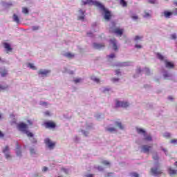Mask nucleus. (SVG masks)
<instances>
[{
	"mask_svg": "<svg viewBox=\"0 0 177 177\" xmlns=\"http://www.w3.org/2000/svg\"><path fill=\"white\" fill-rule=\"evenodd\" d=\"M12 19H13V21L17 23V24H20V19H19V16H17V15L14 14Z\"/></svg>",
	"mask_w": 177,
	"mask_h": 177,
	"instance_id": "obj_24",
	"label": "nucleus"
},
{
	"mask_svg": "<svg viewBox=\"0 0 177 177\" xmlns=\"http://www.w3.org/2000/svg\"><path fill=\"white\" fill-rule=\"evenodd\" d=\"M65 57H68V59H73L74 57V55L70 53H66L64 54Z\"/></svg>",
	"mask_w": 177,
	"mask_h": 177,
	"instance_id": "obj_33",
	"label": "nucleus"
},
{
	"mask_svg": "<svg viewBox=\"0 0 177 177\" xmlns=\"http://www.w3.org/2000/svg\"><path fill=\"white\" fill-rule=\"evenodd\" d=\"M174 15H177V9H175V10L174 11Z\"/></svg>",
	"mask_w": 177,
	"mask_h": 177,
	"instance_id": "obj_63",
	"label": "nucleus"
},
{
	"mask_svg": "<svg viewBox=\"0 0 177 177\" xmlns=\"http://www.w3.org/2000/svg\"><path fill=\"white\" fill-rule=\"evenodd\" d=\"M0 138H3V133L1 131H0Z\"/></svg>",
	"mask_w": 177,
	"mask_h": 177,
	"instance_id": "obj_61",
	"label": "nucleus"
},
{
	"mask_svg": "<svg viewBox=\"0 0 177 177\" xmlns=\"http://www.w3.org/2000/svg\"><path fill=\"white\" fill-rule=\"evenodd\" d=\"M82 133L84 136H88V135H89V132H88V131H85L84 130H82Z\"/></svg>",
	"mask_w": 177,
	"mask_h": 177,
	"instance_id": "obj_49",
	"label": "nucleus"
},
{
	"mask_svg": "<svg viewBox=\"0 0 177 177\" xmlns=\"http://www.w3.org/2000/svg\"><path fill=\"white\" fill-rule=\"evenodd\" d=\"M91 80L94 82H96V84H100V79L96 77V76H91Z\"/></svg>",
	"mask_w": 177,
	"mask_h": 177,
	"instance_id": "obj_29",
	"label": "nucleus"
},
{
	"mask_svg": "<svg viewBox=\"0 0 177 177\" xmlns=\"http://www.w3.org/2000/svg\"><path fill=\"white\" fill-rule=\"evenodd\" d=\"M115 127H118L119 129H121L122 131L124 129L125 127H124L123 124L120 120H116L114 122Z\"/></svg>",
	"mask_w": 177,
	"mask_h": 177,
	"instance_id": "obj_16",
	"label": "nucleus"
},
{
	"mask_svg": "<svg viewBox=\"0 0 177 177\" xmlns=\"http://www.w3.org/2000/svg\"><path fill=\"white\" fill-rule=\"evenodd\" d=\"M49 104L48 102H40V106H43L44 107H47V106Z\"/></svg>",
	"mask_w": 177,
	"mask_h": 177,
	"instance_id": "obj_40",
	"label": "nucleus"
},
{
	"mask_svg": "<svg viewBox=\"0 0 177 177\" xmlns=\"http://www.w3.org/2000/svg\"><path fill=\"white\" fill-rule=\"evenodd\" d=\"M149 3H157V0H149Z\"/></svg>",
	"mask_w": 177,
	"mask_h": 177,
	"instance_id": "obj_52",
	"label": "nucleus"
},
{
	"mask_svg": "<svg viewBox=\"0 0 177 177\" xmlns=\"http://www.w3.org/2000/svg\"><path fill=\"white\" fill-rule=\"evenodd\" d=\"M171 39H176V38H177L176 34L171 35Z\"/></svg>",
	"mask_w": 177,
	"mask_h": 177,
	"instance_id": "obj_51",
	"label": "nucleus"
},
{
	"mask_svg": "<svg viewBox=\"0 0 177 177\" xmlns=\"http://www.w3.org/2000/svg\"><path fill=\"white\" fill-rule=\"evenodd\" d=\"M3 46L7 52H12V47L10 46V44L8 43H4Z\"/></svg>",
	"mask_w": 177,
	"mask_h": 177,
	"instance_id": "obj_23",
	"label": "nucleus"
},
{
	"mask_svg": "<svg viewBox=\"0 0 177 177\" xmlns=\"http://www.w3.org/2000/svg\"><path fill=\"white\" fill-rule=\"evenodd\" d=\"M27 66L32 70H37V68L35 67V66H34V64L29 63L28 64Z\"/></svg>",
	"mask_w": 177,
	"mask_h": 177,
	"instance_id": "obj_34",
	"label": "nucleus"
},
{
	"mask_svg": "<svg viewBox=\"0 0 177 177\" xmlns=\"http://www.w3.org/2000/svg\"><path fill=\"white\" fill-rule=\"evenodd\" d=\"M95 2L98 1H93L92 0H82V5H94L95 6H96Z\"/></svg>",
	"mask_w": 177,
	"mask_h": 177,
	"instance_id": "obj_14",
	"label": "nucleus"
},
{
	"mask_svg": "<svg viewBox=\"0 0 177 177\" xmlns=\"http://www.w3.org/2000/svg\"><path fill=\"white\" fill-rule=\"evenodd\" d=\"M115 74L116 75H120L121 74V72L120 71V70H117L115 71Z\"/></svg>",
	"mask_w": 177,
	"mask_h": 177,
	"instance_id": "obj_58",
	"label": "nucleus"
},
{
	"mask_svg": "<svg viewBox=\"0 0 177 177\" xmlns=\"http://www.w3.org/2000/svg\"><path fill=\"white\" fill-rule=\"evenodd\" d=\"M17 128L19 131L24 132V133H26L29 138H32L34 136V134H32V133L27 131V129H28V127L26 124L20 123L17 125Z\"/></svg>",
	"mask_w": 177,
	"mask_h": 177,
	"instance_id": "obj_3",
	"label": "nucleus"
},
{
	"mask_svg": "<svg viewBox=\"0 0 177 177\" xmlns=\"http://www.w3.org/2000/svg\"><path fill=\"white\" fill-rule=\"evenodd\" d=\"M112 27L110 28L109 31L113 32L115 35L121 37L124 34V29L120 28H115V24L113 22L111 24Z\"/></svg>",
	"mask_w": 177,
	"mask_h": 177,
	"instance_id": "obj_4",
	"label": "nucleus"
},
{
	"mask_svg": "<svg viewBox=\"0 0 177 177\" xmlns=\"http://www.w3.org/2000/svg\"><path fill=\"white\" fill-rule=\"evenodd\" d=\"M93 47L94 48V49H102L104 48V44H99V43H93Z\"/></svg>",
	"mask_w": 177,
	"mask_h": 177,
	"instance_id": "obj_18",
	"label": "nucleus"
},
{
	"mask_svg": "<svg viewBox=\"0 0 177 177\" xmlns=\"http://www.w3.org/2000/svg\"><path fill=\"white\" fill-rule=\"evenodd\" d=\"M115 106L116 107L127 108L129 107V102L127 101H116Z\"/></svg>",
	"mask_w": 177,
	"mask_h": 177,
	"instance_id": "obj_9",
	"label": "nucleus"
},
{
	"mask_svg": "<svg viewBox=\"0 0 177 177\" xmlns=\"http://www.w3.org/2000/svg\"><path fill=\"white\" fill-rule=\"evenodd\" d=\"M135 48H136L137 49H142V48H143V46H142V45H140V44H136Z\"/></svg>",
	"mask_w": 177,
	"mask_h": 177,
	"instance_id": "obj_50",
	"label": "nucleus"
},
{
	"mask_svg": "<svg viewBox=\"0 0 177 177\" xmlns=\"http://www.w3.org/2000/svg\"><path fill=\"white\" fill-rule=\"evenodd\" d=\"M136 73H137L138 74L142 73V69H141L140 68H138L137 70H136Z\"/></svg>",
	"mask_w": 177,
	"mask_h": 177,
	"instance_id": "obj_56",
	"label": "nucleus"
},
{
	"mask_svg": "<svg viewBox=\"0 0 177 177\" xmlns=\"http://www.w3.org/2000/svg\"><path fill=\"white\" fill-rule=\"evenodd\" d=\"M85 19V10H79L77 19L83 21Z\"/></svg>",
	"mask_w": 177,
	"mask_h": 177,
	"instance_id": "obj_11",
	"label": "nucleus"
},
{
	"mask_svg": "<svg viewBox=\"0 0 177 177\" xmlns=\"http://www.w3.org/2000/svg\"><path fill=\"white\" fill-rule=\"evenodd\" d=\"M0 74L1 77H6L8 75V71L6 69H1Z\"/></svg>",
	"mask_w": 177,
	"mask_h": 177,
	"instance_id": "obj_28",
	"label": "nucleus"
},
{
	"mask_svg": "<svg viewBox=\"0 0 177 177\" xmlns=\"http://www.w3.org/2000/svg\"><path fill=\"white\" fill-rule=\"evenodd\" d=\"M163 77L165 80H169L170 78H172V75L168 72H164Z\"/></svg>",
	"mask_w": 177,
	"mask_h": 177,
	"instance_id": "obj_22",
	"label": "nucleus"
},
{
	"mask_svg": "<svg viewBox=\"0 0 177 177\" xmlns=\"http://www.w3.org/2000/svg\"><path fill=\"white\" fill-rule=\"evenodd\" d=\"M130 176L131 177H139V174H138V173L133 172V173L130 174Z\"/></svg>",
	"mask_w": 177,
	"mask_h": 177,
	"instance_id": "obj_41",
	"label": "nucleus"
},
{
	"mask_svg": "<svg viewBox=\"0 0 177 177\" xmlns=\"http://www.w3.org/2000/svg\"><path fill=\"white\" fill-rule=\"evenodd\" d=\"M132 64V62H122L119 64V66L120 67H127L128 66H131Z\"/></svg>",
	"mask_w": 177,
	"mask_h": 177,
	"instance_id": "obj_25",
	"label": "nucleus"
},
{
	"mask_svg": "<svg viewBox=\"0 0 177 177\" xmlns=\"http://www.w3.org/2000/svg\"><path fill=\"white\" fill-rule=\"evenodd\" d=\"M94 3L97 8L101 9V10L104 12V17L105 20H110V17H111V13H110V11L107 10V9L104 8V6L99 2H95Z\"/></svg>",
	"mask_w": 177,
	"mask_h": 177,
	"instance_id": "obj_2",
	"label": "nucleus"
},
{
	"mask_svg": "<svg viewBox=\"0 0 177 177\" xmlns=\"http://www.w3.org/2000/svg\"><path fill=\"white\" fill-rule=\"evenodd\" d=\"M102 164H103V165H106L108 167H110V162L107 160H102Z\"/></svg>",
	"mask_w": 177,
	"mask_h": 177,
	"instance_id": "obj_37",
	"label": "nucleus"
},
{
	"mask_svg": "<svg viewBox=\"0 0 177 177\" xmlns=\"http://www.w3.org/2000/svg\"><path fill=\"white\" fill-rule=\"evenodd\" d=\"M82 81H83V80L81 77H75L73 80L74 84H81V82H82Z\"/></svg>",
	"mask_w": 177,
	"mask_h": 177,
	"instance_id": "obj_26",
	"label": "nucleus"
},
{
	"mask_svg": "<svg viewBox=\"0 0 177 177\" xmlns=\"http://www.w3.org/2000/svg\"><path fill=\"white\" fill-rule=\"evenodd\" d=\"M22 12H24V15H28V9L27 8H23Z\"/></svg>",
	"mask_w": 177,
	"mask_h": 177,
	"instance_id": "obj_38",
	"label": "nucleus"
},
{
	"mask_svg": "<svg viewBox=\"0 0 177 177\" xmlns=\"http://www.w3.org/2000/svg\"><path fill=\"white\" fill-rule=\"evenodd\" d=\"M151 147H152L151 146H149V145H142L141 148V151H142V153H149V151L151 150Z\"/></svg>",
	"mask_w": 177,
	"mask_h": 177,
	"instance_id": "obj_12",
	"label": "nucleus"
},
{
	"mask_svg": "<svg viewBox=\"0 0 177 177\" xmlns=\"http://www.w3.org/2000/svg\"><path fill=\"white\" fill-rule=\"evenodd\" d=\"M108 57L109 59H114V57H115V54L114 53L110 54L109 55H108Z\"/></svg>",
	"mask_w": 177,
	"mask_h": 177,
	"instance_id": "obj_47",
	"label": "nucleus"
},
{
	"mask_svg": "<svg viewBox=\"0 0 177 177\" xmlns=\"http://www.w3.org/2000/svg\"><path fill=\"white\" fill-rule=\"evenodd\" d=\"M112 82H118V81H120V78H115L113 77L111 79Z\"/></svg>",
	"mask_w": 177,
	"mask_h": 177,
	"instance_id": "obj_46",
	"label": "nucleus"
},
{
	"mask_svg": "<svg viewBox=\"0 0 177 177\" xmlns=\"http://www.w3.org/2000/svg\"><path fill=\"white\" fill-rule=\"evenodd\" d=\"M142 17L145 19H150L151 17V11L145 10Z\"/></svg>",
	"mask_w": 177,
	"mask_h": 177,
	"instance_id": "obj_19",
	"label": "nucleus"
},
{
	"mask_svg": "<svg viewBox=\"0 0 177 177\" xmlns=\"http://www.w3.org/2000/svg\"><path fill=\"white\" fill-rule=\"evenodd\" d=\"M143 140H145V142H151L153 140V137H151V135L147 134V133L143 136Z\"/></svg>",
	"mask_w": 177,
	"mask_h": 177,
	"instance_id": "obj_17",
	"label": "nucleus"
},
{
	"mask_svg": "<svg viewBox=\"0 0 177 177\" xmlns=\"http://www.w3.org/2000/svg\"><path fill=\"white\" fill-rule=\"evenodd\" d=\"M30 153L32 157H37L38 156V151L35 148H30Z\"/></svg>",
	"mask_w": 177,
	"mask_h": 177,
	"instance_id": "obj_20",
	"label": "nucleus"
},
{
	"mask_svg": "<svg viewBox=\"0 0 177 177\" xmlns=\"http://www.w3.org/2000/svg\"><path fill=\"white\" fill-rule=\"evenodd\" d=\"M45 115H50V113L49 112V111H46V112H44Z\"/></svg>",
	"mask_w": 177,
	"mask_h": 177,
	"instance_id": "obj_59",
	"label": "nucleus"
},
{
	"mask_svg": "<svg viewBox=\"0 0 177 177\" xmlns=\"http://www.w3.org/2000/svg\"><path fill=\"white\" fill-rule=\"evenodd\" d=\"M63 172H65V174H67L68 172V170L66 169H62Z\"/></svg>",
	"mask_w": 177,
	"mask_h": 177,
	"instance_id": "obj_60",
	"label": "nucleus"
},
{
	"mask_svg": "<svg viewBox=\"0 0 177 177\" xmlns=\"http://www.w3.org/2000/svg\"><path fill=\"white\" fill-rule=\"evenodd\" d=\"M120 5H122V6L125 7L127 6V3L125 1V0H120Z\"/></svg>",
	"mask_w": 177,
	"mask_h": 177,
	"instance_id": "obj_39",
	"label": "nucleus"
},
{
	"mask_svg": "<svg viewBox=\"0 0 177 177\" xmlns=\"http://www.w3.org/2000/svg\"><path fill=\"white\" fill-rule=\"evenodd\" d=\"M2 152L3 153L5 156V158L6 160H12V154H10V148H9V146H6L3 149Z\"/></svg>",
	"mask_w": 177,
	"mask_h": 177,
	"instance_id": "obj_5",
	"label": "nucleus"
},
{
	"mask_svg": "<svg viewBox=\"0 0 177 177\" xmlns=\"http://www.w3.org/2000/svg\"><path fill=\"white\" fill-rule=\"evenodd\" d=\"M169 175H176V170L170 167L169 168Z\"/></svg>",
	"mask_w": 177,
	"mask_h": 177,
	"instance_id": "obj_32",
	"label": "nucleus"
},
{
	"mask_svg": "<svg viewBox=\"0 0 177 177\" xmlns=\"http://www.w3.org/2000/svg\"><path fill=\"white\" fill-rule=\"evenodd\" d=\"M84 177H93V174H86Z\"/></svg>",
	"mask_w": 177,
	"mask_h": 177,
	"instance_id": "obj_53",
	"label": "nucleus"
},
{
	"mask_svg": "<svg viewBox=\"0 0 177 177\" xmlns=\"http://www.w3.org/2000/svg\"><path fill=\"white\" fill-rule=\"evenodd\" d=\"M32 31H37V30H39V26H32Z\"/></svg>",
	"mask_w": 177,
	"mask_h": 177,
	"instance_id": "obj_45",
	"label": "nucleus"
},
{
	"mask_svg": "<svg viewBox=\"0 0 177 177\" xmlns=\"http://www.w3.org/2000/svg\"><path fill=\"white\" fill-rule=\"evenodd\" d=\"M153 158L155 161H158V155L157 154V153H153Z\"/></svg>",
	"mask_w": 177,
	"mask_h": 177,
	"instance_id": "obj_36",
	"label": "nucleus"
},
{
	"mask_svg": "<svg viewBox=\"0 0 177 177\" xmlns=\"http://www.w3.org/2000/svg\"><path fill=\"white\" fill-rule=\"evenodd\" d=\"M143 39V36H136L135 37H134V41H136V42H138V41H140V39Z\"/></svg>",
	"mask_w": 177,
	"mask_h": 177,
	"instance_id": "obj_35",
	"label": "nucleus"
},
{
	"mask_svg": "<svg viewBox=\"0 0 177 177\" xmlns=\"http://www.w3.org/2000/svg\"><path fill=\"white\" fill-rule=\"evenodd\" d=\"M136 131L137 133H138V135H140L141 136H144L147 133L146 130L140 127H136Z\"/></svg>",
	"mask_w": 177,
	"mask_h": 177,
	"instance_id": "obj_13",
	"label": "nucleus"
},
{
	"mask_svg": "<svg viewBox=\"0 0 177 177\" xmlns=\"http://www.w3.org/2000/svg\"><path fill=\"white\" fill-rule=\"evenodd\" d=\"M9 88L8 84H0V91H6Z\"/></svg>",
	"mask_w": 177,
	"mask_h": 177,
	"instance_id": "obj_30",
	"label": "nucleus"
},
{
	"mask_svg": "<svg viewBox=\"0 0 177 177\" xmlns=\"http://www.w3.org/2000/svg\"><path fill=\"white\" fill-rule=\"evenodd\" d=\"M16 154L17 157H21L23 155L21 154V149L19 143L16 145Z\"/></svg>",
	"mask_w": 177,
	"mask_h": 177,
	"instance_id": "obj_15",
	"label": "nucleus"
},
{
	"mask_svg": "<svg viewBox=\"0 0 177 177\" xmlns=\"http://www.w3.org/2000/svg\"><path fill=\"white\" fill-rule=\"evenodd\" d=\"M110 45L112 46V49L115 50V52H117L118 50V46L117 45V40L115 39H111L110 41Z\"/></svg>",
	"mask_w": 177,
	"mask_h": 177,
	"instance_id": "obj_10",
	"label": "nucleus"
},
{
	"mask_svg": "<svg viewBox=\"0 0 177 177\" xmlns=\"http://www.w3.org/2000/svg\"><path fill=\"white\" fill-rule=\"evenodd\" d=\"M156 56L159 59V60H160L161 62H164L165 66L167 68H174V67H175L174 63L168 61V59H167V57L162 55L161 53H156Z\"/></svg>",
	"mask_w": 177,
	"mask_h": 177,
	"instance_id": "obj_1",
	"label": "nucleus"
},
{
	"mask_svg": "<svg viewBox=\"0 0 177 177\" xmlns=\"http://www.w3.org/2000/svg\"><path fill=\"white\" fill-rule=\"evenodd\" d=\"M106 131L108 132H117V129L115 127H107Z\"/></svg>",
	"mask_w": 177,
	"mask_h": 177,
	"instance_id": "obj_31",
	"label": "nucleus"
},
{
	"mask_svg": "<svg viewBox=\"0 0 177 177\" xmlns=\"http://www.w3.org/2000/svg\"><path fill=\"white\" fill-rule=\"evenodd\" d=\"M131 19H133V20H138V15H133L131 17Z\"/></svg>",
	"mask_w": 177,
	"mask_h": 177,
	"instance_id": "obj_54",
	"label": "nucleus"
},
{
	"mask_svg": "<svg viewBox=\"0 0 177 177\" xmlns=\"http://www.w3.org/2000/svg\"><path fill=\"white\" fill-rule=\"evenodd\" d=\"M173 13H174V12H171L165 11L164 16H165V17H166V19H169V17H171V16H172Z\"/></svg>",
	"mask_w": 177,
	"mask_h": 177,
	"instance_id": "obj_27",
	"label": "nucleus"
},
{
	"mask_svg": "<svg viewBox=\"0 0 177 177\" xmlns=\"http://www.w3.org/2000/svg\"><path fill=\"white\" fill-rule=\"evenodd\" d=\"M50 73V70L48 69H40L37 72V74L40 78H46V77H48L49 75V73Z\"/></svg>",
	"mask_w": 177,
	"mask_h": 177,
	"instance_id": "obj_6",
	"label": "nucleus"
},
{
	"mask_svg": "<svg viewBox=\"0 0 177 177\" xmlns=\"http://www.w3.org/2000/svg\"><path fill=\"white\" fill-rule=\"evenodd\" d=\"M28 123L29 124V125H32V122H31L30 120H28Z\"/></svg>",
	"mask_w": 177,
	"mask_h": 177,
	"instance_id": "obj_62",
	"label": "nucleus"
},
{
	"mask_svg": "<svg viewBox=\"0 0 177 177\" xmlns=\"http://www.w3.org/2000/svg\"><path fill=\"white\" fill-rule=\"evenodd\" d=\"M162 151H164L165 153H167V150H166L165 149L162 148Z\"/></svg>",
	"mask_w": 177,
	"mask_h": 177,
	"instance_id": "obj_64",
	"label": "nucleus"
},
{
	"mask_svg": "<svg viewBox=\"0 0 177 177\" xmlns=\"http://www.w3.org/2000/svg\"><path fill=\"white\" fill-rule=\"evenodd\" d=\"M46 128H55L56 124L53 122H48L45 123Z\"/></svg>",
	"mask_w": 177,
	"mask_h": 177,
	"instance_id": "obj_21",
	"label": "nucleus"
},
{
	"mask_svg": "<svg viewBox=\"0 0 177 177\" xmlns=\"http://www.w3.org/2000/svg\"><path fill=\"white\" fill-rule=\"evenodd\" d=\"M163 136H164V138H170L171 133H165L163 134Z\"/></svg>",
	"mask_w": 177,
	"mask_h": 177,
	"instance_id": "obj_44",
	"label": "nucleus"
},
{
	"mask_svg": "<svg viewBox=\"0 0 177 177\" xmlns=\"http://www.w3.org/2000/svg\"><path fill=\"white\" fill-rule=\"evenodd\" d=\"M97 169H98V171H103V169H104L103 167H102L101 166H98L97 167Z\"/></svg>",
	"mask_w": 177,
	"mask_h": 177,
	"instance_id": "obj_57",
	"label": "nucleus"
},
{
	"mask_svg": "<svg viewBox=\"0 0 177 177\" xmlns=\"http://www.w3.org/2000/svg\"><path fill=\"white\" fill-rule=\"evenodd\" d=\"M144 71H145V73L147 75H149V74H150V70L149 69V68H145L144 69Z\"/></svg>",
	"mask_w": 177,
	"mask_h": 177,
	"instance_id": "obj_42",
	"label": "nucleus"
},
{
	"mask_svg": "<svg viewBox=\"0 0 177 177\" xmlns=\"http://www.w3.org/2000/svg\"><path fill=\"white\" fill-rule=\"evenodd\" d=\"M64 73H68V74H74V71H69V70H67V69H65Z\"/></svg>",
	"mask_w": 177,
	"mask_h": 177,
	"instance_id": "obj_48",
	"label": "nucleus"
},
{
	"mask_svg": "<svg viewBox=\"0 0 177 177\" xmlns=\"http://www.w3.org/2000/svg\"><path fill=\"white\" fill-rule=\"evenodd\" d=\"M44 143L46 144V146L50 149V150H53V149H55V146H56V143L49 138H46L44 140Z\"/></svg>",
	"mask_w": 177,
	"mask_h": 177,
	"instance_id": "obj_7",
	"label": "nucleus"
},
{
	"mask_svg": "<svg viewBox=\"0 0 177 177\" xmlns=\"http://www.w3.org/2000/svg\"><path fill=\"white\" fill-rule=\"evenodd\" d=\"M172 145H177V139H173L170 141Z\"/></svg>",
	"mask_w": 177,
	"mask_h": 177,
	"instance_id": "obj_43",
	"label": "nucleus"
},
{
	"mask_svg": "<svg viewBox=\"0 0 177 177\" xmlns=\"http://www.w3.org/2000/svg\"><path fill=\"white\" fill-rule=\"evenodd\" d=\"M151 174L153 175V176H158V175L162 174V170L160 169V167L158 166L157 167L151 169Z\"/></svg>",
	"mask_w": 177,
	"mask_h": 177,
	"instance_id": "obj_8",
	"label": "nucleus"
},
{
	"mask_svg": "<svg viewBox=\"0 0 177 177\" xmlns=\"http://www.w3.org/2000/svg\"><path fill=\"white\" fill-rule=\"evenodd\" d=\"M48 171V167H42V171L43 172H46Z\"/></svg>",
	"mask_w": 177,
	"mask_h": 177,
	"instance_id": "obj_55",
	"label": "nucleus"
}]
</instances>
